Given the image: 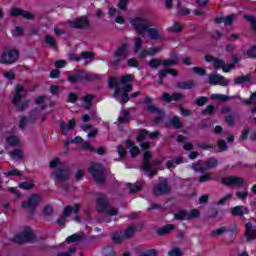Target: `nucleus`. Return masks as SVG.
Here are the masks:
<instances>
[{"mask_svg": "<svg viewBox=\"0 0 256 256\" xmlns=\"http://www.w3.org/2000/svg\"><path fill=\"white\" fill-rule=\"evenodd\" d=\"M131 81H133V75L131 74L122 76L120 82L117 78H110L108 81V87H110V89L116 87L114 91V97H116V99L119 97L120 91H124L121 99L123 103H127L129 101V93L133 91V85L130 84Z\"/></svg>", "mask_w": 256, "mask_h": 256, "instance_id": "obj_1", "label": "nucleus"}, {"mask_svg": "<svg viewBox=\"0 0 256 256\" xmlns=\"http://www.w3.org/2000/svg\"><path fill=\"white\" fill-rule=\"evenodd\" d=\"M96 209L99 213H104V215H108L109 217H115L119 213L117 208L109 205V198L103 194H100L96 199Z\"/></svg>", "mask_w": 256, "mask_h": 256, "instance_id": "obj_2", "label": "nucleus"}, {"mask_svg": "<svg viewBox=\"0 0 256 256\" xmlns=\"http://www.w3.org/2000/svg\"><path fill=\"white\" fill-rule=\"evenodd\" d=\"M130 24L145 39V31L151 27V22L145 17H135L130 20Z\"/></svg>", "mask_w": 256, "mask_h": 256, "instance_id": "obj_3", "label": "nucleus"}, {"mask_svg": "<svg viewBox=\"0 0 256 256\" xmlns=\"http://www.w3.org/2000/svg\"><path fill=\"white\" fill-rule=\"evenodd\" d=\"M19 60V51L8 48L0 56V63L3 65H13Z\"/></svg>", "mask_w": 256, "mask_h": 256, "instance_id": "obj_4", "label": "nucleus"}, {"mask_svg": "<svg viewBox=\"0 0 256 256\" xmlns=\"http://www.w3.org/2000/svg\"><path fill=\"white\" fill-rule=\"evenodd\" d=\"M205 61L208 63H213L215 69H222L224 73H229L235 69V64H225V61L221 59H215L213 56L207 54L204 56Z\"/></svg>", "mask_w": 256, "mask_h": 256, "instance_id": "obj_5", "label": "nucleus"}, {"mask_svg": "<svg viewBox=\"0 0 256 256\" xmlns=\"http://www.w3.org/2000/svg\"><path fill=\"white\" fill-rule=\"evenodd\" d=\"M129 57V44H121L114 52L113 65H119L122 61H125Z\"/></svg>", "mask_w": 256, "mask_h": 256, "instance_id": "obj_6", "label": "nucleus"}, {"mask_svg": "<svg viewBox=\"0 0 256 256\" xmlns=\"http://www.w3.org/2000/svg\"><path fill=\"white\" fill-rule=\"evenodd\" d=\"M39 203H41V196H39V194H33L30 197H28L26 201L22 203V207L23 209H26V212L29 215H33Z\"/></svg>", "mask_w": 256, "mask_h": 256, "instance_id": "obj_7", "label": "nucleus"}, {"mask_svg": "<svg viewBox=\"0 0 256 256\" xmlns=\"http://www.w3.org/2000/svg\"><path fill=\"white\" fill-rule=\"evenodd\" d=\"M95 75L85 70H78L74 75H68L69 83H79L81 81H93Z\"/></svg>", "mask_w": 256, "mask_h": 256, "instance_id": "obj_8", "label": "nucleus"}, {"mask_svg": "<svg viewBox=\"0 0 256 256\" xmlns=\"http://www.w3.org/2000/svg\"><path fill=\"white\" fill-rule=\"evenodd\" d=\"M89 171L96 183H99V185L103 184L106 177L105 170L103 169V166L101 164L92 163Z\"/></svg>", "mask_w": 256, "mask_h": 256, "instance_id": "obj_9", "label": "nucleus"}, {"mask_svg": "<svg viewBox=\"0 0 256 256\" xmlns=\"http://www.w3.org/2000/svg\"><path fill=\"white\" fill-rule=\"evenodd\" d=\"M151 157H152L151 152L146 151L144 153L142 169H143L145 175H147L148 177H153V175H155L157 173V169H155L151 165V162H149L151 160Z\"/></svg>", "mask_w": 256, "mask_h": 256, "instance_id": "obj_10", "label": "nucleus"}, {"mask_svg": "<svg viewBox=\"0 0 256 256\" xmlns=\"http://www.w3.org/2000/svg\"><path fill=\"white\" fill-rule=\"evenodd\" d=\"M71 213H74L75 215L79 213V204L64 208L63 214L57 219L58 225H65V223H67V217H71Z\"/></svg>", "mask_w": 256, "mask_h": 256, "instance_id": "obj_11", "label": "nucleus"}, {"mask_svg": "<svg viewBox=\"0 0 256 256\" xmlns=\"http://www.w3.org/2000/svg\"><path fill=\"white\" fill-rule=\"evenodd\" d=\"M33 239H35L33 231L30 228H26L22 233L14 237V243L23 245V243H28L29 241H33Z\"/></svg>", "mask_w": 256, "mask_h": 256, "instance_id": "obj_12", "label": "nucleus"}, {"mask_svg": "<svg viewBox=\"0 0 256 256\" xmlns=\"http://www.w3.org/2000/svg\"><path fill=\"white\" fill-rule=\"evenodd\" d=\"M22 97H25V88L23 86H17L16 87V93L12 100L14 105L20 109V111H23V109H27V105H29V101H26L24 104L20 105L19 101H21Z\"/></svg>", "mask_w": 256, "mask_h": 256, "instance_id": "obj_13", "label": "nucleus"}, {"mask_svg": "<svg viewBox=\"0 0 256 256\" xmlns=\"http://www.w3.org/2000/svg\"><path fill=\"white\" fill-rule=\"evenodd\" d=\"M219 165V161L215 158H210L206 163L198 162L194 165L195 171H207L208 169H215Z\"/></svg>", "mask_w": 256, "mask_h": 256, "instance_id": "obj_14", "label": "nucleus"}, {"mask_svg": "<svg viewBox=\"0 0 256 256\" xmlns=\"http://www.w3.org/2000/svg\"><path fill=\"white\" fill-rule=\"evenodd\" d=\"M52 177L56 183H64V181L69 180L70 172L67 168H60L52 172Z\"/></svg>", "mask_w": 256, "mask_h": 256, "instance_id": "obj_15", "label": "nucleus"}, {"mask_svg": "<svg viewBox=\"0 0 256 256\" xmlns=\"http://www.w3.org/2000/svg\"><path fill=\"white\" fill-rule=\"evenodd\" d=\"M135 235V227L129 226L124 232L120 234H115L112 239L115 243H120L123 239H131Z\"/></svg>", "mask_w": 256, "mask_h": 256, "instance_id": "obj_16", "label": "nucleus"}, {"mask_svg": "<svg viewBox=\"0 0 256 256\" xmlns=\"http://www.w3.org/2000/svg\"><path fill=\"white\" fill-rule=\"evenodd\" d=\"M69 27L71 29H87L89 27V20H87V17H81L77 18L75 20H71L68 22Z\"/></svg>", "mask_w": 256, "mask_h": 256, "instance_id": "obj_17", "label": "nucleus"}, {"mask_svg": "<svg viewBox=\"0 0 256 256\" xmlns=\"http://www.w3.org/2000/svg\"><path fill=\"white\" fill-rule=\"evenodd\" d=\"M11 17H23V19L33 20L35 19V14L23 10L21 8H12L10 10Z\"/></svg>", "mask_w": 256, "mask_h": 256, "instance_id": "obj_18", "label": "nucleus"}, {"mask_svg": "<svg viewBox=\"0 0 256 256\" xmlns=\"http://www.w3.org/2000/svg\"><path fill=\"white\" fill-rule=\"evenodd\" d=\"M208 83H210V85H221L222 87H227V85H229V81L219 74L209 75Z\"/></svg>", "mask_w": 256, "mask_h": 256, "instance_id": "obj_19", "label": "nucleus"}, {"mask_svg": "<svg viewBox=\"0 0 256 256\" xmlns=\"http://www.w3.org/2000/svg\"><path fill=\"white\" fill-rule=\"evenodd\" d=\"M68 57L70 61H81V59L93 61L95 54H93V52H82L80 55L69 53Z\"/></svg>", "mask_w": 256, "mask_h": 256, "instance_id": "obj_20", "label": "nucleus"}, {"mask_svg": "<svg viewBox=\"0 0 256 256\" xmlns=\"http://www.w3.org/2000/svg\"><path fill=\"white\" fill-rule=\"evenodd\" d=\"M222 183H224V185H235L236 187H241L245 185V180L237 176H229L223 178Z\"/></svg>", "mask_w": 256, "mask_h": 256, "instance_id": "obj_21", "label": "nucleus"}, {"mask_svg": "<svg viewBox=\"0 0 256 256\" xmlns=\"http://www.w3.org/2000/svg\"><path fill=\"white\" fill-rule=\"evenodd\" d=\"M147 110L149 113H153L154 115H157L156 118L154 119V122L156 125H159L163 121V117H165V112L163 110H160L159 108L149 105L147 107Z\"/></svg>", "mask_w": 256, "mask_h": 256, "instance_id": "obj_22", "label": "nucleus"}, {"mask_svg": "<svg viewBox=\"0 0 256 256\" xmlns=\"http://www.w3.org/2000/svg\"><path fill=\"white\" fill-rule=\"evenodd\" d=\"M170 191H171V188L167 184V181L164 180L162 183L154 187L153 193L154 195H165Z\"/></svg>", "mask_w": 256, "mask_h": 256, "instance_id": "obj_23", "label": "nucleus"}, {"mask_svg": "<svg viewBox=\"0 0 256 256\" xmlns=\"http://www.w3.org/2000/svg\"><path fill=\"white\" fill-rule=\"evenodd\" d=\"M145 37H148L150 41H158V39H161V34L157 28H151V26H148L145 30Z\"/></svg>", "mask_w": 256, "mask_h": 256, "instance_id": "obj_24", "label": "nucleus"}, {"mask_svg": "<svg viewBox=\"0 0 256 256\" xmlns=\"http://www.w3.org/2000/svg\"><path fill=\"white\" fill-rule=\"evenodd\" d=\"M245 236H246L248 243H251V241H255L256 230L253 229V224H251V222H248L246 224Z\"/></svg>", "mask_w": 256, "mask_h": 256, "instance_id": "obj_25", "label": "nucleus"}, {"mask_svg": "<svg viewBox=\"0 0 256 256\" xmlns=\"http://www.w3.org/2000/svg\"><path fill=\"white\" fill-rule=\"evenodd\" d=\"M193 217V211L188 212L187 210H181L174 214V219L177 221H187Z\"/></svg>", "mask_w": 256, "mask_h": 256, "instance_id": "obj_26", "label": "nucleus"}, {"mask_svg": "<svg viewBox=\"0 0 256 256\" xmlns=\"http://www.w3.org/2000/svg\"><path fill=\"white\" fill-rule=\"evenodd\" d=\"M231 213L232 215H237V216L248 215L249 209H247V207L245 206H235L234 208H232Z\"/></svg>", "mask_w": 256, "mask_h": 256, "instance_id": "obj_27", "label": "nucleus"}, {"mask_svg": "<svg viewBox=\"0 0 256 256\" xmlns=\"http://www.w3.org/2000/svg\"><path fill=\"white\" fill-rule=\"evenodd\" d=\"M159 78L160 79H165L167 75H173V77H176L177 75V70L168 68V69H163L158 72Z\"/></svg>", "mask_w": 256, "mask_h": 256, "instance_id": "obj_28", "label": "nucleus"}, {"mask_svg": "<svg viewBox=\"0 0 256 256\" xmlns=\"http://www.w3.org/2000/svg\"><path fill=\"white\" fill-rule=\"evenodd\" d=\"M215 21L217 23H225L226 25H231V23L235 21V14H230L226 17L216 18Z\"/></svg>", "mask_w": 256, "mask_h": 256, "instance_id": "obj_29", "label": "nucleus"}, {"mask_svg": "<svg viewBox=\"0 0 256 256\" xmlns=\"http://www.w3.org/2000/svg\"><path fill=\"white\" fill-rule=\"evenodd\" d=\"M126 145H127V149H129L132 157L139 155V151H140L139 148L137 146H135V144L133 142H131V140H127Z\"/></svg>", "mask_w": 256, "mask_h": 256, "instance_id": "obj_30", "label": "nucleus"}, {"mask_svg": "<svg viewBox=\"0 0 256 256\" xmlns=\"http://www.w3.org/2000/svg\"><path fill=\"white\" fill-rule=\"evenodd\" d=\"M175 229V225L173 224H167L166 226L160 228L157 230L158 235H169L170 232Z\"/></svg>", "mask_w": 256, "mask_h": 256, "instance_id": "obj_31", "label": "nucleus"}, {"mask_svg": "<svg viewBox=\"0 0 256 256\" xmlns=\"http://www.w3.org/2000/svg\"><path fill=\"white\" fill-rule=\"evenodd\" d=\"M8 155L11 159H14V161H19V159H23V150L15 149L8 152Z\"/></svg>", "mask_w": 256, "mask_h": 256, "instance_id": "obj_32", "label": "nucleus"}, {"mask_svg": "<svg viewBox=\"0 0 256 256\" xmlns=\"http://www.w3.org/2000/svg\"><path fill=\"white\" fill-rule=\"evenodd\" d=\"M177 1V13L178 15H189L191 13V11H189V9H187V7L183 6V4H181V1L176 0Z\"/></svg>", "mask_w": 256, "mask_h": 256, "instance_id": "obj_33", "label": "nucleus"}, {"mask_svg": "<svg viewBox=\"0 0 256 256\" xmlns=\"http://www.w3.org/2000/svg\"><path fill=\"white\" fill-rule=\"evenodd\" d=\"M177 89L188 90L193 88V83L189 81H182L176 84Z\"/></svg>", "mask_w": 256, "mask_h": 256, "instance_id": "obj_34", "label": "nucleus"}, {"mask_svg": "<svg viewBox=\"0 0 256 256\" xmlns=\"http://www.w3.org/2000/svg\"><path fill=\"white\" fill-rule=\"evenodd\" d=\"M251 81V75H246V76H240L234 79V83L236 85H241L243 83H249Z\"/></svg>", "mask_w": 256, "mask_h": 256, "instance_id": "obj_35", "label": "nucleus"}, {"mask_svg": "<svg viewBox=\"0 0 256 256\" xmlns=\"http://www.w3.org/2000/svg\"><path fill=\"white\" fill-rule=\"evenodd\" d=\"M227 231H231L227 229L225 226H222L218 229H215L211 232L212 237H221L224 233H227Z\"/></svg>", "mask_w": 256, "mask_h": 256, "instance_id": "obj_36", "label": "nucleus"}, {"mask_svg": "<svg viewBox=\"0 0 256 256\" xmlns=\"http://www.w3.org/2000/svg\"><path fill=\"white\" fill-rule=\"evenodd\" d=\"M126 187L129 189V193L131 194L139 193L141 191V186L138 184L127 183Z\"/></svg>", "mask_w": 256, "mask_h": 256, "instance_id": "obj_37", "label": "nucleus"}, {"mask_svg": "<svg viewBox=\"0 0 256 256\" xmlns=\"http://www.w3.org/2000/svg\"><path fill=\"white\" fill-rule=\"evenodd\" d=\"M168 31L171 33H181L183 31V25L179 22H175L170 28H168Z\"/></svg>", "mask_w": 256, "mask_h": 256, "instance_id": "obj_38", "label": "nucleus"}, {"mask_svg": "<svg viewBox=\"0 0 256 256\" xmlns=\"http://www.w3.org/2000/svg\"><path fill=\"white\" fill-rule=\"evenodd\" d=\"M143 46V39L141 37L134 38V52L139 53L141 51V47Z\"/></svg>", "mask_w": 256, "mask_h": 256, "instance_id": "obj_39", "label": "nucleus"}, {"mask_svg": "<svg viewBox=\"0 0 256 256\" xmlns=\"http://www.w3.org/2000/svg\"><path fill=\"white\" fill-rule=\"evenodd\" d=\"M45 43L46 45H49V47H52V49H56L57 47V41H55V38L51 35L45 36Z\"/></svg>", "mask_w": 256, "mask_h": 256, "instance_id": "obj_40", "label": "nucleus"}, {"mask_svg": "<svg viewBox=\"0 0 256 256\" xmlns=\"http://www.w3.org/2000/svg\"><path fill=\"white\" fill-rule=\"evenodd\" d=\"M177 63H179V60H177V57L162 60V65L164 67H171L173 65H177Z\"/></svg>", "mask_w": 256, "mask_h": 256, "instance_id": "obj_41", "label": "nucleus"}, {"mask_svg": "<svg viewBox=\"0 0 256 256\" xmlns=\"http://www.w3.org/2000/svg\"><path fill=\"white\" fill-rule=\"evenodd\" d=\"M129 110H122V116L118 118V123H129Z\"/></svg>", "mask_w": 256, "mask_h": 256, "instance_id": "obj_42", "label": "nucleus"}, {"mask_svg": "<svg viewBox=\"0 0 256 256\" xmlns=\"http://www.w3.org/2000/svg\"><path fill=\"white\" fill-rule=\"evenodd\" d=\"M93 99H95V96L89 94V95H86L84 98H83V102H84V107L85 109H91V101H93Z\"/></svg>", "mask_w": 256, "mask_h": 256, "instance_id": "obj_43", "label": "nucleus"}, {"mask_svg": "<svg viewBox=\"0 0 256 256\" xmlns=\"http://www.w3.org/2000/svg\"><path fill=\"white\" fill-rule=\"evenodd\" d=\"M170 125H172L173 127H175V129H181V120L179 119L178 116H174L173 118H171L169 120Z\"/></svg>", "mask_w": 256, "mask_h": 256, "instance_id": "obj_44", "label": "nucleus"}, {"mask_svg": "<svg viewBox=\"0 0 256 256\" xmlns=\"http://www.w3.org/2000/svg\"><path fill=\"white\" fill-rule=\"evenodd\" d=\"M161 65H163V60L157 58H153L149 62L151 69H157L158 67H161Z\"/></svg>", "mask_w": 256, "mask_h": 256, "instance_id": "obj_45", "label": "nucleus"}, {"mask_svg": "<svg viewBox=\"0 0 256 256\" xmlns=\"http://www.w3.org/2000/svg\"><path fill=\"white\" fill-rule=\"evenodd\" d=\"M7 143L12 147H19V138L17 136H10L7 138Z\"/></svg>", "mask_w": 256, "mask_h": 256, "instance_id": "obj_46", "label": "nucleus"}, {"mask_svg": "<svg viewBox=\"0 0 256 256\" xmlns=\"http://www.w3.org/2000/svg\"><path fill=\"white\" fill-rule=\"evenodd\" d=\"M64 25H65V24L61 23V24L55 26V28H54V33H55V35H65V34L67 33V31L65 30V28H63Z\"/></svg>", "mask_w": 256, "mask_h": 256, "instance_id": "obj_47", "label": "nucleus"}, {"mask_svg": "<svg viewBox=\"0 0 256 256\" xmlns=\"http://www.w3.org/2000/svg\"><path fill=\"white\" fill-rule=\"evenodd\" d=\"M34 187H35V184H33V182L24 181L19 184V188L24 189L26 191H29L30 189H33Z\"/></svg>", "mask_w": 256, "mask_h": 256, "instance_id": "obj_48", "label": "nucleus"}, {"mask_svg": "<svg viewBox=\"0 0 256 256\" xmlns=\"http://www.w3.org/2000/svg\"><path fill=\"white\" fill-rule=\"evenodd\" d=\"M50 167L51 169H63V165L61 164V161L59 160V158H54L50 162Z\"/></svg>", "mask_w": 256, "mask_h": 256, "instance_id": "obj_49", "label": "nucleus"}, {"mask_svg": "<svg viewBox=\"0 0 256 256\" xmlns=\"http://www.w3.org/2000/svg\"><path fill=\"white\" fill-rule=\"evenodd\" d=\"M211 99H213V101H229V96L223 94H212Z\"/></svg>", "mask_w": 256, "mask_h": 256, "instance_id": "obj_50", "label": "nucleus"}, {"mask_svg": "<svg viewBox=\"0 0 256 256\" xmlns=\"http://www.w3.org/2000/svg\"><path fill=\"white\" fill-rule=\"evenodd\" d=\"M5 177H21V171H19V169H12L6 173H4Z\"/></svg>", "mask_w": 256, "mask_h": 256, "instance_id": "obj_51", "label": "nucleus"}, {"mask_svg": "<svg viewBox=\"0 0 256 256\" xmlns=\"http://www.w3.org/2000/svg\"><path fill=\"white\" fill-rule=\"evenodd\" d=\"M168 256H183V252L179 247H174L168 252Z\"/></svg>", "mask_w": 256, "mask_h": 256, "instance_id": "obj_52", "label": "nucleus"}, {"mask_svg": "<svg viewBox=\"0 0 256 256\" xmlns=\"http://www.w3.org/2000/svg\"><path fill=\"white\" fill-rule=\"evenodd\" d=\"M81 239V235L74 234L66 238V243H77Z\"/></svg>", "mask_w": 256, "mask_h": 256, "instance_id": "obj_53", "label": "nucleus"}, {"mask_svg": "<svg viewBox=\"0 0 256 256\" xmlns=\"http://www.w3.org/2000/svg\"><path fill=\"white\" fill-rule=\"evenodd\" d=\"M13 37H21L23 35V28L17 26L14 30H12Z\"/></svg>", "mask_w": 256, "mask_h": 256, "instance_id": "obj_54", "label": "nucleus"}, {"mask_svg": "<svg viewBox=\"0 0 256 256\" xmlns=\"http://www.w3.org/2000/svg\"><path fill=\"white\" fill-rule=\"evenodd\" d=\"M246 55L252 59H256V46H252L249 50H247Z\"/></svg>", "mask_w": 256, "mask_h": 256, "instance_id": "obj_55", "label": "nucleus"}, {"mask_svg": "<svg viewBox=\"0 0 256 256\" xmlns=\"http://www.w3.org/2000/svg\"><path fill=\"white\" fill-rule=\"evenodd\" d=\"M104 256H115V250L112 247H107L103 250Z\"/></svg>", "mask_w": 256, "mask_h": 256, "instance_id": "obj_56", "label": "nucleus"}, {"mask_svg": "<svg viewBox=\"0 0 256 256\" xmlns=\"http://www.w3.org/2000/svg\"><path fill=\"white\" fill-rule=\"evenodd\" d=\"M231 197H233V194H227L226 196H224L223 198H221L217 204L218 205H225V203H227V201H229V199H231Z\"/></svg>", "mask_w": 256, "mask_h": 256, "instance_id": "obj_57", "label": "nucleus"}, {"mask_svg": "<svg viewBox=\"0 0 256 256\" xmlns=\"http://www.w3.org/2000/svg\"><path fill=\"white\" fill-rule=\"evenodd\" d=\"M218 149L219 151H227V143L225 142V140L218 141Z\"/></svg>", "mask_w": 256, "mask_h": 256, "instance_id": "obj_58", "label": "nucleus"}, {"mask_svg": "<svg viewBox=\"0 0 256 256\" xmlns=\"http://www.w3.org/2000/svg\"><path fill=\"white\" fill-rule=\"evenodd\" d=\"M128 3H129V0H120L118 3L119 9H121L122 11H125L127 9Z\"/></svg>", "mask_w": 256, "mask_h": 256, "instance_id": "obj_59", "label": "nucleus"}, {"mask_svg": "<svg viewBox=\"0 0 256 256\" xmlns=\"http://www.w3.org/2000/svg\"><path fill=\"white\" fill-rule=\"evenodd\" d=\"M67 66V61L65 60H58L55 62V67H57V69H63V67Z\"/></svg>", "mask_w": 256, "mask_h": 256, "instance_id": "obj_60", "label": "nucleus"}, {"mask_svg": "<svg viewBox=\"0 0 256 256\" xmlns=\"http://www.w3.org/2000/svg\"><path fill=\"white\" fill-rule=\"evenodd\" d=\"M207 181H211V174H205L199 178V183H207Z\"/></svg>", "mask_w": 256, "mask_h": 256, "instance_id": "obj_61", "label": "nucleus"}, {"mask_svg": "<svg viewBox=\"0 0 256 256\" xmlns=\"http://www.w3.org/2000/svg\"><path fill=\"white\" fill-rule=\"evenodd\" d=\"M236 197L238 199H241L242 201H245V199H247V192L246 191L236 192Z\"/></svg>", "mask_w": 256, "mask_h": 256, "instance_id": "obj_62", "label": "nucleus"}, {"mask_svg": "<svg viewBox=\"0 0 256 256\" xmlns=\"http://www.w3.org/2000/svg\"><path fill=\"white\" fill-rule=\"evenodd\" d=\"M193 73H195V75H205V69L199 68V67H194Z\"/></svg>", "mask_w": 256, "mask_h": 256, "instance_id": "obj_63", "label": "nucleus"}, {"mask_svg": "<svg viewBox=\"0 0 256 256\" xmlns=\"http://www.w3.org/2000/svg\"><path fill=\"white\" fill-rule=\"evenodd\" d=\"M53 214V207L51 206H45L44 208V215H52Z\"/></svg>", "mask_w": 256, "mask_h": 256, "instance_id": "obj_64", "label": "nucleus"}]
</instances>
